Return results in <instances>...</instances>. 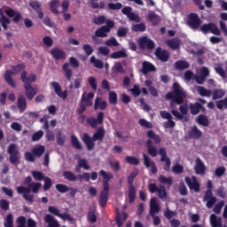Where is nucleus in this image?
<instances>
[{"instance_id": "nucleus-1", "label": "nucleus", "mask_w": 227, "mask_h": 227, "mask_svg": "<svg viewBox=\"0 0 227 227\" xmlns=\"http://www.w3.org/2000/svg\"><path fill=\"white\" fill-rule=\"evenodd\" d=\"M99 175L103 178V190L99 195V205L101 208H106V205L109 201V182L114 178V175L111 172H106L104 169L99 171Z\"/></svg>"}, {"instance_id": "nucleus-2", "label": "nucleus", "mask_w": 227, "mask_h": 227, "mask_svg": "<svg viewBox=\"0 0 227 227\" xmlns=\"http://www.w3.org/2000/svg\"><path fill=\"white\" fill-rule=\"evenodd\" d=\"M172 88L173 90L165 95L166 100H170V106H174V104L182 106L187 97V91H185L178 82H174Z\"/></svg>"}, {"instance_id": "nucleus-3", "label": "nucleus", "mask_w": 227, "mask_h": 227, "mask_svg": "<svg viewBox=\"0 0 227 227\" xmlns=\"http://www.w3.org/2000/svg\"><path fill=\"white\" fill-rule=\"evenodd\" d=\"M106 129L98 128L93 134L92 137L88 133L83 134L82 141L87 147L88 152H91L95 148V141H104Z\"/></svg>"}, {"instance_id": "nucleus-4", "label": "nucleus", "mask_w": 227, "mask_h": 227, "mask_svg": "<svg viewBox=\"0 0 227 227\" xmlns=\"http://www.w3.org/2000/svg\"><path fill=\"white\" fill-rule=\"evenodd\" d=\"M139 175V170L135 168L128 176V198L129 203L132 205L136 201V186H134V178Z\"/></svg>"}, {"instance_id": "nucleus-5", "label": "nucleus", "mask_w": 227, "mask_h": 227, "mask_svg": "<svg viewBox=\"0 0 227 227\" xmlns=\"http://www.w3.org/2000/svg\"><path fill=\"white\" fill-rule=\"evenodd\" d=\"M25 68L26 66L24 64L12 66V70H7L4 74L5 82H7L9 86H12V88H17V83H15V81H13V78H12V75H17V74H20V72H22V70Z\"/></svg>"}, {"instance_id": "nucleus-6", "label": "nucleus", "mask_w": 227, "mask_h": 227, "mask_svg": "<svg viewBox=\"0 0 227 227\" xmlns=\"http://www.w3.org/2000/svg\"><path fill=\"white\" fill-rule=\"evenodd\" d=\"M214 189V184L212 180H207V191L205 192V195L203 197V201H206L207 208H212L217 202V198L214 196V192L212 190Z\"/></svg>"}, {"instance_id": "nucleus-7", "label": "nucleus", "mask_w": 227, "mask_h": 227, "mask_svg": "<svg viewBox=\"0 0 227 227\" xmlns=\"http://www.w3.org/2000/svg\"><path fill=\"white\" fill-rule=\"evenodd\" d=\"M7 153H9V161L11 164L17 166L19 162H20V153L19 149H17V145L15 144H11L8 146Z\"/></svg>"}, {"instance_id": "nucleus-8", "label": "nucleus", "mask_w": 227, "mask_h": 227, "mask_svg": "<svg viewBox=\"0 0 227 227\" xmlns=\"http://www.w3.org/2000/svg\"><path fill=\"white\" fill-rule=\"evenodd\" d=\"M201 18H200V15H198V13L191 12L188 15L186 24L190 27V29H192V31H197V29H200V27H201Z\"/></svg>"}, {"instance_id": "nucleus-9", "label": "nucleus", "mask_w": 227, "mask_h": 227, "mask_svg": "<svg viewBox=\"0 0 227 227\" xmlns=\"http://www.w3.org/2000/svg\"><path fill=\"white\" fill-rule=\"evenodd\" d=\"M199 29L203 35H208V33H212V35H216L217 36L221 35V30H219V27H217V25L214 22L200 25Z\"/></svg>"}, {"instance_id": "nucleus-10", "label": "nucleus", "mask_w": 227, "mask_h": 227, "mask_svg": "<svg viewBox=\"0 0 227 227\" xmlns=\"http://www.w3.org/2000/svg\"><path fill=\"white\" fill-rule=\"evenodd\" d=\"M51 90H53L55 95H58L59 98H62V100H67V98L68 97V90H64L61 89V85H59V82H51L50 83Z\"/></svg>"}, {"instance_id": "nucleus-11", "label": "nucleus", "mask_w": 227, "mask_h": 227, "mask_svg": "<svg viewBox=\"0 0 227 227\" xmlns=\"http://www.w3.org/2000/svg\"><path fill=\"white\" fill-rule=\"evenodd\" d=\"M18 194H23L24 200L28 203H35V195L29 194L31 192V189L26 186H18L16 188Z\"/></svg>"}, {"instance_id": "nucleus-12", "label": "nucleus", "mask_w": 227, "mask_h": 227, "mask_svg": "<svg viewBox=\"0 0 227 227\" xmlns=\"http://www.w3.org/2000/svg\"><path fill=\"white\" fill-rule=\"evenodd\" d=\"M138 46L142 51H145V49L153 51V49H155V42L152 41V39L147 36H143L138 40Z\"/></svg>"}, {"instance_id": "nucleus-13", "label": "nucleus", "mask_w": 227, "mask_h": 227, "mask_svg": "<svg viewBox=\"0 0 227 227\" xmlns=\"http://www.w3.org/2000/svg\"><path fill=\"white\" fill-rule=\"evenodd\" d=\"M159 155H160V162H165L164 171L169 172L171 168V160L168 157V152L164 147L159 149L158 152Z\"/></svg>"}, {"instance_id": "nucleus-14", "label": "nucleus", "mask_w": 227, "mask_h": 227, "mask_svg": "<svg viewBox=\"0 0 227 227\" xmlns=\"http://www.w3.org/2000/svg\"><path fill=\"white\" fill-rule=\"evenodd\" d=\"M154 56L157 58V59H159V61L167 63V61H169L171 54L167 50H163L162 48L158 47L155 50Z\"/></svg>"}, {"instance_id": "nucleus-15", "label": "nucleus", "mask_w": 227, "mask_h": 227, "mask_svg": "<svg viewBox=\"0 0 227 227\" xmlns=\"http://www.w3.org/2000/svg\"><path fill=\"white\" fill-rule=\"evenodd\" d=\"M4 13L7 17L12 19V22H14V24H19L20 20H22V14L12 8L4 10Z\"/></svg>"}, {"instance_id": "nucleus-16", "label": "nucleus", "mask_w": 227, "mask_h": 227, "mask_svg": "<svg viewBox=\"0 0 227 227\" xmlns=\"http://www.w3.org/2000/svg\"><path fill=\"white\" fill-rule=\"evenodd\" d=\"M185 184L188 185L189 189H191L192 191H194L195 192H200V182H198V179L196 178V176H186L184 178Z\"/></svg>"}, {"instance_id": "nucleus-17", "label": "nucleus", "mask_w": 227, "mask_h": 227, "mask_svg": "<svg viewBox=\"0 0 227 227\" xmlns=\"http://www.w3.org/2000/svg\"><path fill=\"white\" fill-rule=\"evenodd\" d=\"M189 109L191 114H192L193 116H196V114H200V111H202V113H205L206 111L205 106H203V105H201V103L200 102L190 103Z\"/></svg>"}, {"instance_id": "nucleus-18", "label": "nucleus", "mask_w": 227, "mask_h": 227, "mask_svg": "<svg viewBox=\"0 0 227 227\" xmlns=\"http://www.w3.org/2000/svg\"><path fill=\"white\" fill-rule=\"evenodd\" d=\"M20 79L24 84H27V86H31L33 82H36V74H32L27 76V72L23 71L21 73Z\"/></svg>"}, {"instance_id": "nucleus-19", "label": "nucleus", "mask_w": 227, "mask_h": 227, "mask_svg": "<svg viewBox=\"0 0 227 227\" xmlns=\"http://www.w3.org/2000/svg\"><path fill=\"white\" fill-rule=\"evenodd\" d=\"M23 88L25 89V95L28 100H33L35 95L38 93V88H35L33 85L24 84Z\"/></svg>"}, {"instance_id": "nucleus-20", "label": "nucleus", "mask_w": 227, "mask_h": 227, "mask_svg": "<svg viewBox=\"0 0 227 227\" xmlns=\"http://www.w3.org/2000/svg\"><path fill=\"white\" fill-rule=\"evenodd\" d=\"M50 54H51L53 59H55L56 61L67 59V53H65V51L59 48L51 49Z\"/></svg>"}, {"instance_id": "nucleus-21", "label": "nucleus", "mask_w": 227, "mask_h": 227, "mask_svg": "<svg viewBox=\"0 0 227 227\" xmlns=\"http://www.w3.org/2000/svg\"><path fill=\"white\" fill-rule=\"evenodd\" d=\"M143 160H144V166L145 168H151V171L153 175H157V165H155V162L150 160V157L146 155V153H143Z\"/></svg>"}, {"instance_id": "nucleus-22", "label": "nucleus", "mask_w": 227, "mask_h": 227, "mask_svg": "<svg viewBox=\"0 0 227 227\" xmlns=\"http://www.w3.org/2000/svg\"><path fill=\"white\" fill-rule=\"evenodd\" d=\"M29 6L38 15V19H43V12L42 11V4L38 1H30Z\"/></svg>"}, {"instance_id": "nucleus-23", "label": "nucleus", "mask_w": 227, "mask_h": 227, "mask_svg": "<svg viewBox=\"0 0 227 227\" xmlns=\"http://www.w3.org/2000/svg\"><path fill=\"white\" fill-rule=\"evenodd\" d=\"M129 218V214L122 212L120 213V210L116 209V215H115V223L118 227H122L123 223Z\"/></svg>"}, {"instance_id": "nucleus-24", "label": "nucleus", "mask_w": 227, "mask_h": 227, "mask_svg": "<svg viewBox=\"0 0 227 227\" xmlns=\"http://www.w3.org/2000/svg\"><path fill=\"white\" fill-rule=\"evenodd\" d=\"M201 136H203V133L200 129H198V126H193L189 131H188V139H201Z\"/></svg>"}, {"instance_id": "nucleus-25", "label": "nucleus", "mask_w": 227, "mask_h": 227, "mask_svg": "<svg viewBox=\"0 0 227 227\" xmlns=\"http://www.w3.org/2000/svg\"><path fill=\"white\" fill-rule=\"evenodd\" d=\"M195 173L196 175H205V171H207V167H205V163L200 158H197L195 160Z\"/></svg>"}, {"instance_id": "nucleus-26", "label": "nucleus", "mask_w": 227, "mask_h": 227, "mask_svg": "<svg viewBox=\"0 0 227 227\" xmlns=\"http://www.w3.org/2000/svg\"><path fill=\"white\" fill-rule=\"evenodd\" d=\"M44 223H46V227H59L61 224H59V222L52 216L51 214H47L44 216Z\"/></svg>"}, {"instance_id": "nucleus-27", "label": "nucleus", "mask_w": 227, "mask_h": 227, "mask_svg": "<svg viewBox=\"0 0 227 227\" xmlns=\"http://www.w3.org/2000/svg\"><path fill=\"white\" fill-rule=\"evenodd\" d=\"M181 43H182V41L177 37H174L172 39H168L166 41V44L172 51H176V50L180 49Z\"/></svg>"}, {"instance_id": "nucleus-28", "label": "nucleus", "mask_w": 227, "mask_h": 227, "mask_svg": "<svg viewBox=\"0 0 227 227\" xmlns=\"http://www.w3.org/2000/svg\"><path fill=\"white\" fill-rule=\"evenodd\" d=\"M98 109H100V111L107 109V101L103 100L100 97H97L94 103V110L98 111Z\"/></svg>"}, {"instance_id": "nucleus-29", "label": "nucleus", "mask_w": 227, "mask_h": 227, "mask_svg": "<svg viewBox=\"0 0 227 227\" xmlns=\"http://www.w3.org/2000/svg\"><path fill=\"white\" fill-rule=\"evenodd\" d=\"M160 212V207H159V204H157V199L152 198L150 200V215H155L156 214H159Z\"/></svg>"}, {"instance_id": "nucleus-30", "label": "nucleus", "mask_w": 227, "mask_h": 227, "mask_svg": "<svg viewBox=\"0 0 227 227\" xmlns=\"http://www.w3.org/2000/svg\"><path fill=\"white\" fill-rule=\"evenodd\" d=\"M17 107L20 113H24L27 109V101H26V97L24 95H20L17 100Z\"/></svg>"}, {"instance_id": "nucleus-31", "label": "nucleus", "mask_w": 227, "mask_h": 227, "mask_svg": "<svg viewBox=\"0 0 227 227\" xmlns=\"http://www.w3.org/2000/svg\"><path fill=\"white\" fill-rule=\"evenodd\" d=\"M0 24L4 31H7L8 26L12 24V20L4 15L3 9H0Z\"/></svg>"}, {"instance_id": "nucleus-32", "label": "nucleus", "mask_w": 227, "mask_h": 227, "mask_svg": "<svg viewBox=\"0 0 227 227\" xmlns=\"http://www.w3.org/2000/svg\"><path fill=\"white\" fill-rule=\"evenodd\" d=\"M146 19L149 20V22H151L153 26H159L161 20L160 16H159L154 12L148 13Z\"/></svg>"}, {"instance_id": "nucleus-33", "label": "nucleus", "mask_w": 227, "mask_h": 227, "mask_svg": "<svg viewBox=\"0 0 227 227\" xmlns=\"http://www.w3.org/2000/svg\"><path fill=\"white\" fill-rule=\"evenodd\" d=\"M157 70V67L153 66V64L148 62V61H144L142 63V74H148L150 72H155Z\"/></svg>"}, {"instance_id": "nucleus-34", "label": "nucleus", "mask_w": 227, "mask_h": 227, "mask_svg": "<svg viewBox=\"0 0 227 227\" xmlns=\"http://www.w3.org/2000/svg\"><path fill=\"white\" fill-rule=\"evenodd\" d=\"M209 221L212 227H223V219L215 214L210 215Z\"/></svg>"}, {"instance_id": "nucleus-35", "label": "nucleus", "mask_w": 227, "mask_h": 227, "mask_svg": "<svg viewBox=\"0 0 227 227\" xmlns=\"http://www.w3.org/2000/svg\"><path fill=\"white\" fill-rule=\"evenodd\" d=\"M32 153L35 155V157H38V159H40V157L45 153V145H36L32 149Z\"/></svg>"}, {"instance_id": "nucleus-36", "label": "nucleus", "mask_w": 227, "mask_h": 227, "mask_svg": "<svg viewBox=\"0 0 227 227\" xmlns=\"http://www.w3.org/2000/svg\"><path fill=\"white\" fill-rule=\"evenodd\" d=\"M110 58L112 59H120L121 58H129V54H127V51L125 49H122L118 51H114L110 55Z\"/></svg>"}, {"instance_id": "nucleus-37", "label": "nucleus", "mask_w": 227, "mask_h": 227, "mask_svg": "<svg viewBox=\"0 0 227 227\" xmlns=\"http://www.w3.org/2000/svg\"><path fill=\"white\" fill-rule=\"evenodd\" d=\"M93 97H95V93L93 92H89L86 96L83 94L82 96L81 101L85 103L86 106H93V101H91V98H93Z\"/></svg>"}, {"instance_id": "nucleus-38", "label": "nucleus", "mask_w": 227, "mask_h": 227, "mask_svg": "<svg viewBox=\"0 0 227 227\" xmlns=\"http://www.w3.org/2000/svg\"><path fill=\"white\" fill-rule=\"evenodd\" d=\"M211 95H213V100H220V98H223L226 95V91L223 89H215L211 92Z\"/></svg>"}, {"instance_id": "nucleus-39", "label": "nucleus", "mask_w": 227, "mask_h": 227, "mask_svg": "<svg viewBox=\"0 0 227 227\" xmlns=\"http://www.w3.org/2000/svg\"><path fill=\"white\" fill-rule=\"evenodd\" d=\"M107 29V27L101 26L95 31L96 36H98V38H106L107 33H109Z\"/></svg>"}, {"instance_id": "nucleus-40", "label": "nucleus", "mask_w": 227, "mask_h": 227, "mask_svg": "<svg viewBox=\"0 0 227 227\" xmlns=\"http://www.w3.org/2000/svg\"><path fill=\"white\" fill-rule=\"evenodd\" d=\"M197 91L200 97H211L212 90L205 89L203 86H197Z\"/></svg>"}, {"instance_id": "nucleus-41", "label": "nucleus", "mask_w": 227, "mask_h": 227, "mask_svg": "<svg viewBox=\"0 0 227 227\" xmlns=\"http://www.w3.org/2000/svg\"><path fill=\"white\" fill-rule=\"evenodd\" d=\"M109 104L116 106L118 104V94L114 90H110L108 93Z\"/></svg>"}, {"instance_id": "nucleus-42", "label": "nucleus", "mask_w": 227, "mask_h": 227, "mask_svg": "<svg viewBox=\"0 0 227 227\" xmlns=\"http://www.w3.org/2000/svg\"><path fill=\"white\" fill-rule=\"evenodd\" d=\"M197 123L203 127H208V125H210V121H208V117H207V115L200 114L197 118Z\"/></svg>"}, {"instance_id": "nucleus-43", "label": "nucleus", "mask_w": 227, "mask_h": 227, "mask_svg": "<svg viewBox=\"0 0 227 227\" xmlns=\"http://www.w3.org/2000/svg\"><path fill=\"white\" fill-rule=\"evenodd\" d=\"M58 8H59V0H52L50 4V10L51 13H54V15H59V11Z\"/></svg>"}, {"instance_id": "nucleus-44", "label": "nucleus", "mask_w": 227, "mask_h": 227, "mask_svg": "<svg viewBox=\"0 0 227 227\" xmlns=\"http://www.w3.org/2000/svg\"><path fill=\"white\" fill-rule=\"evenodd\" d=\"M131 29L135 33H145L146 31V25L145 23L135 24L131 27Z\"/></svg>"}, {"instance_id": "nucleus-45", "label": "nucleus", "mask_w": 227, "mask_h": 227, "mask_svg": "<svg viewBox=\"0 0 227 227\" xmlns=\"http://www.w3.org/2000/svg\"><path fill=\"white\" fill-rule=\"evenodd\" d=\"M42 187V183H31L28 184V187L27 189H30V192H33L34 194H38V191H40V188Z\"/></svg>"}, {"instance_id": "nucleus-46", "label": "nucleus", "mask_w": 227, "mask_h": 227, "mask_svg": "<svg viewBox=\"0 0 227 227\" xmlns=\"http://www.w3.org/2000/svg\"><path fill=\"white\" fill-rule=\"evenodd\" d=\"M63 176L66 180H68V182H77V176L72 171H64Z\"/></svg>"}, {"instance_id": "nucleus-47", "label": "nucleus", "mask_w": 227, "mask_h": 227, "mask_svg": "<svg viewBox=\"0 0 227 227\" xmlns=\"http://www.w3.org/2000/svg\"><path fill=\"white\" fill-rule=\"evenodd\" d=\"M71 145L75 150H82V145H81L79 138H77L75 135L71 136Z\"/></svg>"}, {"instance_id": "nucleus-48", "label": "nucleus", "mask_w": 227, "mask_h": 227, "mask_svg": "<svg viewBox=\"0 0 227 227\" xmlns=\"http://www.w3.org/2000/svg\"><path fill=\"white\" fill-rule=\"evenodd\" d=\"M175 67H176V70H185V69L189 68L190 65L188 64L187 61L177 60L175 63Z\"/></svg>"}, {"instance_id": "nucleus-49", "label": "nucleus", "mask_w": 227, "mask_h": 227, "mask_svg": "<svg viewBox=\"0 0 227 227\" xmlns=\"http://www.w3.org/2000/svg\"><path fill=\"white\" fill-rule=\"evenodd\" d=\"M56 137H57V144L59 146H64L65 141H67V137L65 135H63V133H61V131H58Z\"/></svg>"}, {"instance_id": "nucleus-50", "label": "nucleus", "mask_w": 227, "mask_h": 227, "mask_svg": "<svg viewBox=\"0 0 227 227\" xmlns=\"http://www.w3.org/2000/svg\"><path fill=\"white\" fill-rule=\"evenodd\" d=\"M90 63L95 67V68H104V62L100 59H97L95 56L90 58Z\"/></svg>"}, {"instance_id": "nucleus-51", "label": "nucleus", "mask_w": 227, "mask_h": 227, "mask_svg": "<svg viewBox=\"0 0 227 227\" xmlns=\"http://www.w3.org/2000/svg\"><path fill=\"white\" fill-rule=\"evenodd\" d=\"M157 192L160 200H166V198H168V192H166L165 185H160V189H158Z\"/></svg>"}, {"instance_id": "nucleus-52", "label": "nucleus", "mask_w": 227, "mask_h": 227, "mask_svg": "<svg viewBox=\"0 0 227 227\" xmlns=\"http://www.w3.org/2000/svg\"><path fill=\"white\" fill-rule=\"evenodd\" d=\"M32 176L35 180L38 182H42V180H44V178L46 177L45 176H43V172L36 170L32 171Z\"/></svg>"}, {"instance_id": "nucleus-53", "label": "nucleus", "mask_w": 227, "mask_h": 227, "mask_svg": "<svg viewBox=\"0 0 227 227\" xmlns=\"http://www.w3.org/2000/svg\"><path fill=\"white\" fill-rule=\"evenodd\" d=\"M125 160L128 164H131L132 166H139V159L134 156H127Z\"/></svg>"}, {"instance_id": "nucleus-54", "label": "nucleus", "mask_w": 227, "mask_h": 227, "mask_svg": "<svg viewBox=\"0 0 227 227\" xmlns=\"http://www.w3.org/2000/svg\"><path fill=\"white\" fill-rule=\"evenodd\" d=\"M217 109L223 111V109H227V98L223 99L217 100L215 102Z\"/></svg>"}, {"instance_id": "nucleus-55", "label": "nucleus", "mask_w": 227, "mask_h": 227, "mask_svg": "<svg viewBox=\"0 0 227 227\" xmlns=\"http://www.w3.org/2000/svg\"><path fill=\"white\" fill-rule=\"evenodd\" d=\"M86 125H89L91 129H97V127H98V122L94 117H90L86 120Z\"/></svg>"}, {"instance_id": "nucleus-56", "label": "nucleus", "mask_w": 227, "mask_h": 227, "mask_svg": "<svg viewBox=\"0 0 227 227\" xmlns=\"http://www.w3.org/2000/svg\"><path fill=\"white\" fill-rule=\"evenodd\" d=\"M159 182L160 184H167V185H173V177H166L165 176H160L159 177Z\"/></svg>"}, {"instance_id": "nucleus-57", "label": "nucleus", "mask_w": 227, "mask_h": 227, "mask_svg": "<svg viewBox=\"0 0 227 227\" xmlns=\"http://www.w3.org/2000/svg\"><path fill=\"white\" fill-rule=\"evenodd\" d=\"M4 227H13V215L8 214L5 218Z\"/></svg>"}, {"instance_id": "nucleus-58", "label": "nucleus", "mask_w": 227, "mask_h": 227, "mask_svg": "<svg viewBox=\"0 0 227 227\" xmlns=\"http://www.w3.org/2000/svg\"><path fill=\"white\" fill-rule=\"evenodd\" d=\"M43 180L44 182V184L43 186V191H49L51 187H52V179H51V177L46 176Z\"/></svg>"}, {"instance_id": "nucleus-59", "label": "nucleus", "mask_w": 227, "mask_h": 227, "mask_svg": "<svg viewBox=\"0 0 227 227\" xmlns=\"http://www.w3.org/2000/svg\"><path fill=\"white\" fill-rule=\"evenodd\" d=\"M87 219L89 223H95L97 221V215L95 213V209H91L88 212Z\"/></svg>"}, {"instance_id": "nucleus-60", "label": "nucleus", "mask_w": 227, "mask_h": 227, "mask_svg": "<svg viewBox=\"0 0 227 227\" xmlns=\"http://www.w3.org/2000/svg\"><path fill=\"white\" fill-rule=\"evenodd\" d=\"M82 51L85 52L87 57L91 56L93 54V47H91L89 43H85L82 45Z\"/></svg>"}, {"instance_id": "nucleus-61", "label": "nucleus", "mask_w": 227, "mask_h": 227, "mask_svg": "<svg viewBox=\"0 0 227 227\" xmlns=\"http://www.w3.org/2000/svg\"><path fill=\"white\" fill-rule=\"evenodd\" d=\"M0 208L1 210H4V212L10 210V201L4 199L0 200Z\"/></svg>"}, {"instance_id": "nucleus-62", "label": "nucleus", "mask_w": 227, "mask_h": 227, "mask_svg": "<svg viewBox=\"0 0 227 227\" xmlns=\"http://www.w3.org/2000/svg\"><path fill=\"white\" fill-rule=\"evenodd\" d=\"M56 189L59 192H61L62 194L65 192H68L69 188L68 186H67V184H56Z\"/></svg>"}, {"instance_id": "nucleus-63", "label": "nucleus", "mask_w": 227, "mask_h": 227, "mask_svg": "<svg viewBox=\"0 0 227 227\" xmlns=\"http://www.w3.org/2000/svg\"><path fill=\"white\" fill-rule=\"evenodd\" d=\"M216 196L219 198H222V200H224L226 198V191H224L223 186H220L216 191H215Z\"/></svg>"}, {"instance_id": "nucleus-64", "label": "nucleus", "mask_w": 227, "mask_h": 227, "mask_svg": "<svg viewBox=\"0 0 227 227\" xmlns=\"http://www.w3.org/2000/svg\"><path fill=\"white\" fill-rule=\"evenodd\" d=\"M223 207H224V200H221L220 202H218L214 207L213 212H215V214H221V210H222Z\"/></svg>"}]
</instances>
